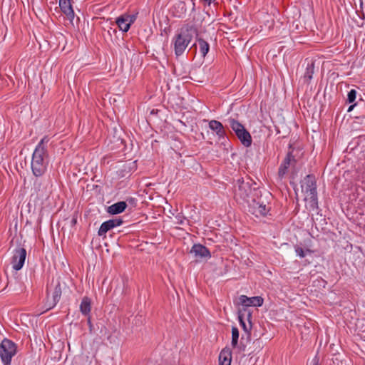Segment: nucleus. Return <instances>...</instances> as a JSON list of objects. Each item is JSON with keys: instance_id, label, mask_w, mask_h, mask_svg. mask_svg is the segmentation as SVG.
Here are the masks:
<instances>
[{"instance_id": "nucleus-2", "label": "nucleus", "mask_w": 365, "mask_h": 365, "mask_svg": "<svg viewBox=\"0 0 365 365\" xmlns=\"http://www.w3.org/2000/svg\"><path fill=\"white\" fill-rule=\"evenodd\" d=\"M302 192L304 195L306 208L309 212L318 210L317 182L313 175H307L301 182Z\"/></svg>"}, {"instance_id": "nucleus-24", "label": "nucleus", "mask_w": 365, "mask_h": 365, "mask_svg": "<svg viewBox=\"0 0 365 365\" xmlns=\"http://www.w3.org/2000/svg\"><path fill=\"white\" fill-rule=\"evenodd\" d=\"M239 339V330L237 327H232V346H236Z\"/></svg>"}, {"instance_id": "nucleus-8", "label": "nucleus", "mask_w": 365, "mask_h": 365, "mask_svg": "<svg viewBox=\"0 0 365 365\" xmlns=\"http://www.w3.org/2000/svg\"><path fill=\"white\" fill-rule=\"evenodd\" d=\"M259 195V210L255 211L257 217H264L268 213L269 211L268 204L272 197V194L267 190H264L263 193L261 192Z\"/></svg>"}, {"instance_id": "nucleus-34", "label": "nucleus", "mask_w": 365, "mask_h": 365, "mask_svg": "<svg viewBox=\"0 0 365 365\" xmlns=\"http://www.w3.org/2000/svg\"><path fill=\"white\" fill-rule=\"evenodd\" d=\"M215 0H203L204 3L208 6H210L212 3H213Z\"/></svg>"}, {"instance_id": "nucleus-36", "label": "nucleus", "mask_w": 365, "mask_h": 365, "mask_svg": "<svg viewBox=\"0 0 365 365\" xmlns=\"http://www.w3.org/2000/svg\"><path fill=\"white\" fill-rule=\"evenodd\" d=\"M192 11H195V2L193 1H192Z\"/></svg>"}, {"instance_id": "nucleus-22", "label": "nucleus", "mask_w": 365, "mask_h": 365, "mask_svg": "<svg viewBox=\"0 0 365 365\" xmlns=\"http://www.w3.org/2000/svg\"><path fill=\"white\" fill-rule=\"evenodd\" d=\"M314 74V65L308 64L306 68V71L304 74V78L306 81L309 82L312 79Z\"/></svg>"}, {"instance_id": "nucleus-38", "label": "nucleus", "mask_w": 365, "mask_h": 365, "mask_svg": "<svg viewBox=\"0 0 365 365\" xmlns=\"http://www.w3.org/2000/svg\"><path fill=\"white\" fill-rule=\"evenodd\" d=\"M72 223L73 224H76V219H73L72 220Z\"/></svg>"}, {"instance_id": "nucleus-23", "label": "nucleus", "mask_w": 365, "mask_h": 365, "mask_svg": "<svg viewBox=\"0 0 365 365\" xmlns=\"http://www.w3.org/2000/svg\"><path fill=\"white\" fill-rule=\"evenodd\" d=\"M222 124L218 120H212L209 122L210 129L215 131V133H217L220 129L222 128Z\"/></svg>"}, {"instance_id": "nucleus-29", "label": "nucleus", "mask_w": 365, "mask_h": 365, "mask_svg": "<svg viewBox=\"0 0 365 365\" xmlns=\"http://www.w3.org/2000/svg\"><path fill=\"white\" fill-rule=\"evenodd\" d=\"M296 255L300 258H304L306 256L305 252L301 247H295L294 248Z\"/></svg>"}, {"instance_id": "nucleus-3", "label": "nucleus", "mask_w": 365, "mask_h": 365, "mask_svg": "<svg viewBox=\"0 0 365 365\" xmlns=\"http://www.w3.org/2000/svg\"><path fill=\"white\" fill-rule=\"evenodd\" d=\"M252 180L247 178L246 180L242 178H238L234 185L235 197L237 200H241L245 202H249L252 197L261 193L257 187H252Z\"/></svg>"}, {"instance_id": "nucleus-18", "label": "nucleus", "mask_w": 365, "mask_h": 365, "mask_svg": "<svg viewBox=\"0 0 365 365\" xmlns=\"http://www.w3.org/2000/svg\"><path fill=\"white\" fill-rule=\"evenodd\" d=\"M115 23L120 31L122 32H128L130 28V25L128 23V20L125 19L123 15H120L116 19Z\"/></svg>"}, {"instance_id": "nucleus-4", "label": "nucleus", "mask_w": 365, "mask_h": 365, "mask_svg": "<svg viewBox=\"0 0 365 365\" xmlns=\"http://www.w3.org/2000/svg\"><path fill=\"white\" fill-rule=\"evenodd\" d=\"M191 30L192 27L183 28L173 38L172 46L177 57L182 56L190 43L192 38Z\"/></svg>"}, {"instance_id": "nucleus-15", "label": "nucleus", "mask_w": 365, "mask_h": 365, "mask_svg": "<svg viewBox=\"0 0 365 365\" xmlns=\"http://www.w3.org/2000/svg\"><path fill=\"white\" fill-rule=\"evenodd\" d=\"M127 204L125 202L120 201L109 206L107 211L111 215H117L123 212L125 210Z\"/></svg>"}, {"instance_id": "nucleus-16", "label": "nucleus", "mask_w": 365, "mask_h": 365, "mask_svg": "<svg viewBox=\"0 0 365 365\" xmlns=\"http://www.w3.org/2000/svg\"><path fill=\"white\" fill-rule=\"evenodd\" d=\"M186 6L184 1H178L173 6V15L176 17H182L186 14Z\"/></svg>"}, {"instance_id": "nucleus-30", "label": "nucleus", "mask_w": 365, "mask_h": 365, "mask_svg": "<svg viewBox=\"0 0 365 365\" xmlns=\"http://www.w3.org/2000/svg\"><path fill=\"white\" fill-rule=\"evenodd\" d=\"M216 135H217L218 138L220 140L225 139L226 137L225 131L224 129V127L220 129L217 133Z\"/></svg>"}, {"instance_id": "nucleus-19", "label": "nucleus", "mask_w": 365, "mask_h": 365, "mask_svg": "<svg viewBox=\"0 0 365 365\" xmlns=\"http://www.w3.org/2000/svg\"><path fill=\"white\" fill-rule=\"evenodd\" d=\"M259 195L257 196H255L251 199V200H249V202H247L248 204V209L249 212L254 215L255 216V211H257L259 210Z\"/></svg>"}, {"instance_id": "nucleus-28", "label": "nucleus", "mask_w": 365, "mask_h": 365, "mask_svg": "<svg viewBox=\"0 0 365 365\" xmlns=\"http://www.w3.org/2000/svg\"><path fill=\"white\" fill-rule=\"evenodd\" d=\"M175 218L177 221V223L179 225H184L185 222L186 221V217L183 216V215L181 212L178 213Z\"/></svg>"}, {"instance_id": "nucleus-1", "label": "nucleus", "mask_w": 365, "mask_h": 365, "mask_svg": "<svg viewBox=\"0 0 365 365\" xmlns=\"http://www.w3.org/2000/svg\"><path fill=\"white\" fill-rule=\"evenodd\" d=\"M50 138L44 136L36 145L31 159V170L36 177L42 176L47 170L48 164V153L47 150V144Z\"/></svg>"}, {"instance_id": "nucleus-13", "label": "nucleus", "mask_w": 365, "mask_h": 365, "mask_svg": "<svg viewBox=\"0 0 365 365\" xmlns=\"http://www.w3.org/2000/svg\"><path fill=\"white\" fill-rule=\"evenodd\" d=\"M292 161H294V155L291 153H287L279 168L278 176L279 179L282 180L286 175Z\"/></svg>"}, {"instance_id": "nucleus-12", "label": "nucleus", "mask_w": 365, "mask_h": 365, "mask_svg": "<svg viewBox=\"0 0 365 365\" xmlns=\"http://www.w3.org/2000/svg\"><path fill=\"white\" fill-rule=\"evenodd\" d=\"M58 3L62 13L72 22L75 17V13L71 4V0H58Z\"/></svg>"}, {"instance_id": "nucleus-17", "label": "nucleus", "mask_w": 365, "mask_h": 365, "mask_svg": "<svg viewBox=\"0 0 365 365\" xmlns=\"http://www.w3.org/2000/svg\"><path fill=\"white\" fill-rule=\"evenodd\" d=\"M91 299L87 297H84L81 302L80 304V311L84 316H88L91 312Z\"/></svg>"}, {"instance_id": "nucleus-6", "label": "nucleus", "mask_w": 365, "mask_h": 365, "mask_svg": "<svg viewBox=\"0 0 365 365\" xmlns=\"http://www.w3.org/2000/svg\"><path fill=\"white\" fill-rule=\"evenodd\" d=\"M16 344L11 340L4 339L0 344V359L4 365H10L16 354Z\"/></svg>"}, {"instance_id": "nucleus-32", "label": "nucleus", "mask_w": 365, "mask_h": 365, "mask_svg": "<svg viewBox=\"0 0 365 365\" xmlns=\"http://www.w3.org/2000/svg\"><path fill=\"white\" fill-rule=\"evenodd\" d=\"M309 365H319V359L317 355H316L310 361Z\"/></svg>"}, {"instance_id": "nucleus-27", "label": "nucleus", "mask_w": 365, "mask_h": 365, "mask_svg": "<svg viewBox=\"0 0 365 365\" xmlns=\"http://www.w3.org/2000/svg\"><path fill=\"white\" fill-rule=\"evenodd\" d=\"M122 15L125 19L128 20V23H129L130 26L137 19V14H123Z\"/></svg>"}, {"instance_id": "nucleus-11", "label": "nucleus", "mask_w": 365, "mask_h": 365, "mask_svg": "<svg viewBox=\"0 0 365 365\" xmlns=\"http://www.w3.org/2000/svg\"><path fill=\"white\" fill-rule=\"evenodd\" d=\"M264 299L262 297L257 296L248 297L245 295H240L239 302L244 307H261L263 304Z\"/></svg>"}, {"instance_id": "nucleus-26", "label": "nucleus", "mask_w": 365, "mask_h": 365, "mask_svg": "<svg viewBox=\"0 0 365 365\" xmlns=\"http://www.w3.org/2000/svg\"><path fill=\"white\" fill-rule=\"evenodd\" d=\"M356 98V91L354 89H351L350 91H349L347 95V101L349 103H354Z\"/></svg>"}, {"instance_id": "nucleus-39", "label": "nucleus", "mask_w": 365, "mask_h": 365, "mask_svg": "<svg viewBox=\"0 0 365 365\" xmlns=\"http://www.w3.org/2000/svg\"><path fill=\"white\" fill-rule=\"evenodd\" d=\"M88 322L89 324H91L90 317H88Z\"/></svg>"}, {"instance_id": "nucleus-35", "label": "nucleus", "mask_w": 365, "mask_h": 365, "mask_svg": "<svg viewBox=\"0 0 365 365\" xmlns=\"http://www.w3.org/2000/svg\"><path fill=\"white\" fill-rule=\"evenodd\" d=\"M267 23L269 24L268 27L270 29L273 26V21H267Z\"/></svg>"}, {"instance_id": "nucleus-21", "label": "nucleus", "mask_w": 365, "mask_h": 365, "mask_svg": "<svg viewBox=\"0 0 365 365\" xmlns=\"http://www.w3.org/2000/svg\"><path fill=\"white\" fill-rule=\"evenodd\" d=\"M220 365H230V353L228 351L222 350L219 355Z\"/></svg>"}, {"instance_id": "nucleus-20", "label": "nucleus", "mask_w": 365, "mask_h": 365, "mask_svg": "<svg viewBox=\"0 0 365 365\" xmlns=\"http://www.w3.org/2000/svg\"><path fill=\"white\" fill-rule=\"evenodd\" d=\"M197 41L199 46V52L205 58L210 50L209 43L201 38H197Z\"/></svg>"}, {"instance_id": "nucleus-14", "label": "nucleus", "mask_w": 365, "mask_h": 365, "mask_svg": "<svg viewBox=\"0 0 365 365\" xmlns=\"http://www.w3.org/2000/svg\"><path fill=\"white\" fill-rule=\"evenodd\" d=\"M190 252L193 253L196 257L199 258H210L211 257L209 250L205 246L200 244H195Z\"/></svg>"}, {"instance_id": "nucleus-31", "label": "nucleus", "mask_w": 365, "mask_h": 365, "mask_svg": "<svg viewBox=\"0 0 365 365\" xmlns=\"http://www.w3.org/2000/svg\"><path fill=\"white\" fill-rule=\"evenodd\" d=\"M41 182L40 180L37 179L34 181V188L35 189L36 191H40L41 190Z\"/></svg>"}, {"instance_id": "nucleus-5", "label": "nucleus", "mask_w": 365, "mask_h": 365, "mask_svg": "<svg viewBox=\"0 0 365 365\" xmlns=\"http://www.w3.org/2000/svg\"><path fill=\"white\" fill-rule=\"evenodd\" d=\"M227 121L241 143L245 147H250L252 145V137L244 125L234 118H228Z\"/></svg>"}, {"instance_id": "nucleus-25", "label": "nucleus", "mask_w": 365, "mask_h": 365, "mask_svg": "<svg viewBox=\"0 0 365 365\" xmlns=\"http://www.w3.org/2000/svg\"><path fill=\"white\" fill-rule=\"evenodd\" d=\"M238 319H239L240 324L242 327L244 331L246 332H249L252 328L251 322H249V324L247 325L245 324L243 317L242 315H239Z\"/></svg>"}, {"instance_id": "nucleus-37", "label": "nucleus", "mask_w": 365, "mask_h": 365, "mask_svg": "<svg viewBox=\"0 0 365 365\" xmlns=\"http://www.w3.org/2000/svg\"><path fill=\"white\" fill-rule=\"evenodd\" d=\"M363 7V0H360V8L362 9Z\"/></svg>"}, {"instance_id": "nucleus-9", "label": "nucleus", "mask_w": 365, "mask_h": 365, "mask_svg": "<svg viewBox=\"0 0 365 365\" xmlns=\"http://www.w3.org/2000/svg\"><path fill=\"white\" fill-rule=\"evenodd\" d=\"M122 224L123 220L121 218H115L105 221L100 226V228L98 231V235L99 236H103L109 230L118 226H120Z\"/></svg>"}, {"instance_id": "nucleus-10", "label": "nucleus", "mask_w": 365, "mask_h": 365, "mask_svg": "<svg viewBox=\"0 0 365 365\" xmlns=\"http://www.w3.org/2000/svg\"><path fill=\"white\" fill-rule=\"evenodd\" d=\"M62 294V290L61 287V284L59 282L55 286L54 289L52 293V297H47V300L46 302V308L47 310H49L53 308L57 303L59 302Z\"/></svg>"}, {"instance_id": "nucleus-7", "label": "nucleus", "mask_w": 365, "mask_h": 365, "mask_svg": "<svg viewBox=\"0 0 365 365\" xmlns=\"http://www.w3.org/2000/svg\"><path fill=\"white\" fill-rule=\"evenodd\" d=\"M26 257V251L24 248H16L14 250V254L11 259L12 268L16 271L20 270L25 263Z\"/></svg>"}, {"instance_id": "nucleus-33", "label": "nucleus", "mask_w": 365, "mask_h": 365, "mask_svg": "<svg viewBox=\"0 0 365 365\" xmlns=\"http://www.w3.org/2000/svg\"><path fill=\"white\" fill-rule=\"evenodd\" d=\"M356 106V103H354L352 105H350L347 109V112H351L354 108Z\"/></svg>"}]
</instances>
